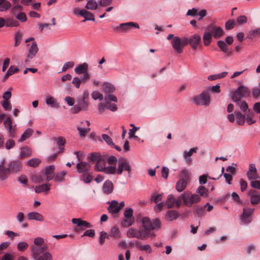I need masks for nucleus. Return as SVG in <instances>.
Instances as JSON below:
<instances>
[{
	"label": "nucleus",
	"mask_w": 260,
	"mask_h": 260,
	"mask_svg": "<svg viewBox=\"0 0 260 260\" xmlns=\"http://www.w3.org/2000/svg\"><path fill=\"white\" fill-rule=\"evenodd\" d=\"M48 246L41 237L34 239V244L30 246L31 257L36 260H52L51 254L47 251Z\"/></svg>",
	"instance_id": "nucleus-1"
},
{
	"label": "nucleus",
	"mask_w": 260,
	"mask_h": 260,
	"mask_svg": "<svg viewBox=\"0 0 260 260\" xmlns=\"http://www.w3.org/2000/svg\"><path fill=\"white\" fill-rule=\"evenodd\" d=\"M4 161H3L0 165V180L1 181L7 179L9 174L20 171L22 167V162L19 160L10 162L7 168L4 167Z\"/></svg>",
	"instance_id": "nucleus-2"
},
{
	"label": "nucleus",
	"mask_w": 260,
	"mask_h": 260,
	"mask_svg": "<svg viewBox=\"0 0 260 260\" xmlns=\"http://www.w3.org/2000/svg\"><path fill=\"white\" fill-rule=\"evenodd\" d=\"M142 223L143 227L140 228L141 230L145 232L146 234L147 238L151 237L153 238L155 237L154 233H151V231L153 230L158 229L160 225V221L159 219L155 218L152 222L149 218L147 217H144L142 219Z\"/></svg>",
	"instance_id": "nucleus-3"
},
{
	"label": "nucleus",
	"mask_w": 260,
	"mask_h": 260,
	"mask_svg": "<svg viewBox=\"0 0 260 260\" xmlns=\"http://www.w3.org/2000/svg\"><path fill=\"white\" fill-rule=\"evenodd\" d=\"M183 204L187 207H190L193 204H197L201 201V198L197 194H192L189 191L184 192L180 196Z\"/></svg>",
	"instance_id": "nucleus-4"
},
{
	"label": "nucleus",
	"mask_w": 260,
	"mask_h": 260,
	"mask_svg": "<svg viewBox=\"0 0 260 260\" xmlns=\"http://www.w3.org/2000/svg\"><path fill=\"white\" fill-rule=\"evenodd\" d=\"M194 104L200 106H209L211 102V99L208 91H203L201 94L194 96L192 98Z\"/></svg>",
	"instance_id": "nucleus-5"
},
{
	"label": "nucleus",
	"mask_w": 260,
	"mask_h": 260,
	"mask_svg": "<svg viewBox=\"0 0 260 260\" xmlns=\"http://www.w3.org/2000/svg\"><path fill=\"white\" fill-rule=\"evenodd\" d=\"M171 44L177 53H181L183 48L187 45V38L183 37L181 39L179 37H175L172 40Z\"/></svg>",
	"instance_id": "nucleus-6"
},
{
	"label": "nucleus",
	"mask_w": 260,
	"mask_h": 260,
	"mask_svg": "<svg viewBox=\"0 0 260 260\" xmlns=\"http://www.w3.org/2000/svg\"><path fill=\"white\" fill-rule=\"evenodd\" d=\"M188 179L189 176L187 170H182L179 175V179L176 183V189L179 192L183 191L187 186Z\"/></svg>",
	"instance_id": "nucleus-7"
},
{
	"label": "nucleus",
	"mask_w": 260,
	"mask_h": 260,
	"mask_svg": "<svg viewBox=\"0 0 260 260\" xmlns=\"http://www.w3.org/2000/svg\"><path fill=\"white\" fill-rule=\"evenodd\" d=\"M132 170V166L127 158L120 157L118 159L116 172L117 175H121L123 171H127L128 174L130 175Z\"/></svg>",
	"instance_id": "nucleus-8"
},
{
	"label": "nucleus",
	"mask_w": 260,
	"mask_h": 260,
	"mask_svg": "<svg viewBox=\"0 0 260 260\" xmlns=\"http://www.w3.org/2000/svg\"><path fill=\"white\" fill-rule=\"evenodd\" d=\"M253 208H244L243 209V213L241 216V222L244 224H249L252 221L251 215L254 212Z\"/></svg>",
	"instance_id": "nucleus-9"
},
{
	"label": "nucleus",
	"mask_w": 260,
	"mask_h": 260,
	"mask_svg": "<svg viewBox=\"0 0 260 260\" xmlns=\"http://www.w3.org/2000/svg\"><path fill=\"white\" fill-rule=\"evenodd\" d=\"M127 236L129 238H136L139 239L147 238L145 232L143 231L140 229L138 230L133 228L129 229L127 231Z\"/></svg>",
	"instance_id": "nucleus-10"
},
{
	"label": "nucleus",
	"mask_w": 260,
	"mask_h": 260,
	"mask_svg": "<svg viewBox=\"0 0 260 260\" xmlns=\"http://www.w3.org/2000/svg\"><path fill=\"white\" fill-rule=\"evenodd\" d=\"M165 204V206L168 209L172 208L175 204L177 207L179 208L180 207L181 204V198H180L179 196L177 199H176L173 194H169L167 197V199L166 201Z\"/></svg>",
	"instance_id": "nucleus-11"
},
{
	"label": "nucleus",
	"mask_w": 260,
	"mask_h": 260,
	"mask_svg": "<svg viewBox=\"0 0 260 260\" xmlns=\"http://www.w3.org/2000/svg\"><path fill=\"white\" fill-rule=\"evenodd\" d=\"M207 30L211 32L215 39H218L224 35V31L221 27H216L212 24L208 26Z\"/></svg>",
	"instance_id": "nucleus-12"
},
{
	"label": "nucleus",
	"mask_w": 260,
	"mask_h": 260,
	"mask_svg": "<svg viewBox=\"0 0 260 260\" xmlns=\"http://www.w3.org/2000/svg\"><path fill=\"white\" fill-rule=\"evenodd\" d=\"M201 42V38L198 34H194L187 38V44H189L194 50H197L198 46L200 44Z\"/></svg>",
	"instance_id": "nucleus-13"
},
{
	"label": "nucleus",
	"mask_w": 260,
	"mask_h": 260,
	"mask_svg": "<svg viewBox=\"0 0 260 260\" xmlns=\"http://www.w3.org/2000/svg\"><path fill=\"white\" fill-rule=\"evenodd\" d=\"M133 210L132 208H127L124 212V216L126 219H124V223L125 226H131L134 221V218L133 217Z\"/></svg>",
	"instance_id": "nucleus-14"
},
{
	"label": "nucleus",
	"mask_w": 260,
	"mask_h": 260,
	"mask_svg": "<svg viewBox=\"0 0 260 260\" xmlns=\"http://www.w3.org/2000/svg\"><path fill=\"white\" fill-rule=\"evenodd\" d=\"M54 170L55 166L54 165H50L46 167L43 175L44 176H46V180L47 181H49L54 178L55 176Z\"/></svg>",
	"instance_id": "nucleus-15"
},
{
	"label": "nucleus",
	"mask_w": 260,
	"mask_h": 260,
	"mask_svg": "<svg viewBox=\"0 0 260 260\" xmlns=\"http://www.w3.org/2000/svg\"><path fill=\"white\" fill-rule=\"evenodd\" d=\"M246 175L249 180L256 179L259 178L257 173V170L254 164H251L249 165Z\"/></svg>",
	"instance_id": "nucleus-16"
},
{
	"label": "nucleus",
	"mask_w": 260,
	"mask_h": 260,
	"mask_svg": "<svg viewBox=\"0 0 260 260\" xmlns=\"http://www.w3.org/2000/svg\"><path fill=\"white\" fill-rule=\"evenodd\" d=\"M250 197V202L253 205L258 204L260 202V194L255 190L251 189L248 192Z\"/></svg>",
	"instance_id": "nucleus-17"
},
{
	"label": "nucleus",
	"mask_w": 260,
	"mask_h": 260,
	"mask_svg": "<svg viewBox=\"0 0 260 260\" xmlns=\"http://www.w3.org/2000/svg\"><path fill=\"white\" fill-rule=\"evenodd\" d=\"M90 165L86 161H80L76 165L77 171L79 173L88 172L90 168Z\"/></svg>",
	"instance_id": "nucleus-18"
},
{
	"label": "nucleus",
	"mask_w": 260,
	"mask_h": 260,
	"mask_svg": "<svg viewBox=\"0 0 260 260\" xmlns=\"http://www.w3.org/2000/svg\"><path fill=\"white\" fill-rule=\"evenodd\" d=\"M73 223L76 224L78 226L81 227L84 230L86 228H90L92 227V225L86 221L83 220L81 218H73L72 219Z\"/></svg>",
	"instance_id": "nucleus-19"
},
{
	"label": "nucleus",
	"mask_w": 260,
	"mask_h": 260,
	"mask_svg": "<svg viewBox=\"0 0 260 260\" xmlns=\"http://www.w3.org/2000/svg\"><path fill=\"white\" fill-rule=\"evenodd\" d=\"M114 189V185L112 182L109 180H107L103 185V190L105 194L111 193Z\"/></svg>",
	"instance_id": "nucleus-20"
},
{
	"label": "nucleus",
	"mask_w": 260,
	"mask_h": 260,
	"mask_svg": "<svg viewBox=\"0 0 260 260\" xmlns=\"http://www.w3.org/2000/svg\"><path fill=\"white\" fill-rule=\"evenodd\" d=\"M38 50L39 49L37 43L36 42H32L28 49V53L27 55L28 59H30L35 56Z\"/></svg>",
	"instance_id": "nucleus-21"
},
{
	"label": "nucleus",
	"mask_w": 260,
	"mask_h": 260,
	"mask_svg": "<svg viewBox=\"0 0 260 260\" xmlns=\"http://www.w3.org/2000/svg\"><path fill=\"white\" fill-rule=\"evenodd\" d=\"M27 218L29 220H35L39 221H43L44 219L42 214L36 212H31L28 213Z\"/></svg>",
	"instance_id": "nucleus-22"
},
{
	"label": "nucleus",
	"mask_w": 260,
	"mask_h": 260,
	"mask_svg": "<svg viewBox=\"0 0 260 260\" xmlns=\"http://www.w3.org/2000/svg\"><path fill=\"white\" fill-rule=\"evenodd\" d=\"M178 217V212L176 210H169L166 212L165 219L169 221H172Z\"/></svg>",
	"instance_id": "nucleus-23"
},
{
	"label": "nucleus",
	"mask_w": 260,
	"mask_h": 260,
	"mask_svg": "<svg viewBox=\"0 0 260 260\" xmlns=\"http://www.w3.org/2000/svg\"><path fill=\"white\" fill-rule=\"evenodd\" d=\"M32 155V151L30 148L26 146L21 148V151L19 155L20 158L23 159L28 157Z\"/></svg>",
	"instance_id": "nucleus-24"
},
{
	"label": "nucleus",
	"mask_w": 260,
	"mask_h": 260,
	"mask_svg": "<svg viewBox=\"0 0 260 260\" xmlns=\"http://www.w3.org/2000/svg\"><path fill=\"white\" fill-rule=\"evenodd\" d=\"M88 67V64L86 62H84L76 67L74 71L77 74H84L87 72Z\"/></svg>",
	"instance_id": "nucleus-25"
},
{
	"label": "nucleus",
	"mask_w": 260,
	"mask_h": 260,
	"mask_svg": "<svg viewBox=\"0 0 260 260\" xmlns=\"http://www.w3.org/2000/svg\"><path fill=\"white\" fill-rule=\"evenodd\" d=\"M106 167L105 160L101 157L98 159L94 166V169L99 172H103Z\"/></svg>",
	"instance_id": "nucleus-26"
},
{
	"label": "nucleus",
	"mask_w": 260,
	"mask_h": 260,
	"mask_svg": "<svg viewBox=\"0 0 260 260\" xmlns=\"http://www.w3.org/2000/svg\"><path fill=\"white\" fill-rule=\"evenodd\" d=\"M108 210L110 213L113 214L117 213L120 210V208L118 207V202L114 200L112 201L111 204L108 207Z\"/></svg>",
	"instance_id": "nucleus-27"
},
{
	"label": "nucleus",
	"mask_w": 260,
	"mask_h": 260,
	"mask_svg": "<svg viewBox=\"0 0 260 260\" xmlns=\"http://www.w3.org/2000/svg\"><path fill=\"white\" fill-rule=\"evenodd\" d=\"M238 91H239L241 98L248 97L250 95V90L249 88L244 86V85L240 86L238 87Z\"/></svg>",
	"instance_id": "nucleus-28"
},
{
	"label": "nucleus",
	"mask_w": 260,
	"mask_h": 260,
	"mask_svg": "<svg viewBox=\"0 0 260 260\" xmlns=\"http://www.w3.org/2000/svg\"><path fill=\"white\" fill-rule=\"evenodd\" d=\"M130 26H134L137 28H139V25L137 23L133 22L121 23L119 25L120 29L121 31H127Z\"/></svg>",
	"instance_id": "nucleus-29"
},
{
	"label": "nucleus",
	"mask_w": 260,
	"mask_h": 260,
	"mask_svg": "<svg viewBox=\"0 0 260 260\" xmlns=\"http://www.w3.org/2000/svg\"><path fill=\"white\" fill-rule=\"evenodd\" d=\"M103 90L107 94L113 93L115 90L114 86L111 83L104 82L103 85Z\"/></svg>",
	"instance_id": "nucleus-30"
},
{
	"label": "nucleus",
	"mask_w": 260,
	"mask_h": 260,
	"mask_svg": "<svg viewBox=\"0 0 260 260\" xmlns=\"http://www.w3.org/2000/svg\"><path fill=\"white\" fill-rule=\"evenodd\" d=\"M50 189V184H43L36 186L35 190L37 193H41L43 191H48Z\"/></svg>",
	"instance_id": "nucleus-31"
},
{
	"label": "nucleus",
	"mask_w": 260,
	"mask_h": 260,
	"mask_svg": "<svg viewBox=\"0 0 260 260\" xmlns=\"http://www.w3.org/2000/svg\"><path fill=\"white\" fill-rule=\"evenodd\" d=\"M137 247L141 251H145L148 253L152 252V249L149 244L142 245L140 242H137L136 243Z\"/></svg>",
	"instance_id": "nucleus-32"
},
{
	"label": "nucleus",
	"mask_w": 260,
	"mask_h": 260,
	"mask_svg": "<svg viewBox=\"0 0 260 260\" xmlns=\"http://www.w3.org/2000/svg\"><path fill=\"white\" fill-rule=\"evenodd\" d=\"M11 7V4L7 0H0V11H7Z\"/></svg>",
	"instance_id": "nucleus-33"
},
{
	"label": "nucleus",
	"mask_w": 260,
	"mask_h": 260,
	"mask_svg": "<svg viewBox=\"0 0 260 260\" xmlns=\"http://www.w3.org/2000/svg\"><path fill=\"white\" fill-rule=\"evenodd\" d=\"M77 104L79 105V107L81 110H87L89 105L87 101L78 98Z\"/></svg>",
	"instance_id": "nucleus-34"
},
{
	"label": "nucleus",
	"mask_w": 260,
	"mask_h": 260,
	"mask_svg": "<svg viewBox=\"0 0 260 260\" xmlns=\"http://www.w3.org/2000/svg\"><path fill=\"white\" fill-rule=\"evenodd\" d=\"M33 130L31 128H27L21 135L19 142H22L24 141L27 138L30 137L32 134Z\"/></svg>",
	"instance_id": "nucleus-35"
},
{
	"label": "nucleus",
	"mask_w": 260,
	"mask_h": 260,
	"mask_svg": "<svg viewBox=\"0 0 260 260\" xmlns=\"http://www.w3.org/2000/svg\"><path fill=\"white\" fill-rule=\"evenodd\" d=\"M237 122L239 125H243L245 121V116L240 112H235Z\"/></svg>",
	"instance_id": "nucleus-36"
},
{
	"label": "nucleus",
	"mask_w": 260,
	"mask_h": 260,
	"mask_svg": "<svg viewBox=\"0 0 260 260\" xmlns=\"http://www.w3.org/2000/svg\"><path fill=\"white\" fill-rule=\"evenodd\" d=\"M203 39L205 46H207L209 45L212 40V34L209 30L205 32Z\"/></svg>",
	"instance_id": "nucleus-37"
},
{
	"label": "nucleus",
	"mask_w": 260,
	"mask_h": 260,
	"mask_svg": "<svg viewBox=\"0 0 260 260\" xmlns=\"http://www.w3.org/2000/svg\"><path fill=\"white\" fill-rule=\"evenodd\" d=\"M23 38V34L18 31L15 34L14 36V40H15V43H14V46L17 47L21 43Z\"/></svg>",
	"instance_id": "nucleus-38"
},
{
	"label": "nucleus",
	"mask_w": 260,
	"mask_h": 260,
	"mask_svg": "<svg viewBox=\"0 0 260 260\" xmlns=\"http://www.w3.org/2000/svg\"><path fill=\"white\" fill-rule=\"evenodd\" d=\"M228 74L227 72H223L218 74L211 75L208 76V79L210 81H213L217 79H221L225 77Z\"/></svg>",
	"instance_id": "nucleus-39"
},
{
	"label": "nucleus",
	"mask_w": 260,
	"mask_h": 260,
	"mask_svg": "<svg viewBox=\"0 0 260 260\" xmlns=\"http://www.w3.org/2000/svg\"><path fill=\"white\" fill-rule=\"evenodd\" d=\"M193 211L196 216L201 217L205 212V207L204 206H196L193 209Z\"/></svg>",
	"instance_id": "nucleus-40"
},
{
	"label": "nucleus",
	"mask_w": 260,
	"mask_h": 260,
	"mask_svg": "<svg viewBox=\"0 0 260 260\" xmlns=\"http://www.w3.org/2000/svg\"><path fill=\"white\" fill-rule=\"evenodd\" d=\"M109 237L114 238V239H118L120 237V233L119 229L116 226H113L110 231Z\"/></svg>",
	"instance_id": "nucleus-41"
},
{
	"label": "nucleus",
	"mask_w": 260,
	"mask_h": 260,
	"mask_svg": "<svg viewBox=\"0 0 260 260\" xmlns=\"http://www.w3.org/2000/svg\"><path fill=\"white\" fill-rule=\"evenodd\" d=\"M259 36H260V28H255L249 31L248 33L247 38L252 40Z\"/></svg>",
	"instance_id": "nucleus-42"
},
{
	"label": "nucleus",
	"mask_w": 260,
	"mask_h": 260,
	"mask_svg": "<svg viewBox=\"0 0 260 260\" xmlns=\"http://www.w3.org/2000/svg\"><path fill=\"white\" fill-rule=\"evenodd\" d=\"M217 45L222 52L224 53H228L229 55L231 54V52H228V47L224 41H218L217 42Z\"/></svg>",
	"instance_id": "nucleus-43"
},
{
	"label": "nucleus",
	"mask_w": 260,
	"mask_h": 260,
	"mask_svg": "<svg viewBox=\"0 0 260 260\" xmlns=\"http://www.w3.org/2000/svg\"><path fill=\"white\" fill-rule=\"evenodd\" d=\"M5 25L7 27H16L19 25V22L13 19H8L5 21Z\"/></svg>",
	"instance_id": "nucleus-44"
},
{
	"label": "nucleus",
	"mask_w": 260,
	"mask_h": 260,
	"mask_svg": "<svg viewBox=\"0 0 260 260\" xmlns=\"http://www.w3.org/2000/svg\"><path fill=\"white\" fill-rule=\"evenodd\" d=\"M66 175V172L62 171L59 173L55 174L54 179L56 182H61L64 181V177Z\"/></svg>",
	"instance_id": "nucleus-45"
},
{
	"label": "nucleus",
	"mask_w": 260,
	"mask_h": 260,
	"mask_svg": "<svg viewBox=\"0 0 260 260\" xmlns=\"http://www.w3.org/2000/svg\"><path fill=\"white\" fill-rule=\"evenodd\" d=\"M41 162V160L37 158H34L28 160L26 165L29 167L35 168L37 167Z\"/></svg>",
	"instance_id": "nucleus-46"
},
{
	"label": "nucleus",
	"mask_w": 260,
	"mask_h": 260,
	"mask_svg": "<svg viewBox=\"0 0 260 260\" xmlns=\"http://www.w3.org/2000/svg\"><path fill=\"white\" fill-rule=\"evenodd\" d=\"M85 8L88 10H96L98 8L97 3L95 0H89L86 4Z\"/></svg>",
	"instance_id": "nucleus-47"
},
{
	"label": "nucleus",
	"mask_w": 260,
	"mask_h": 260,
	"mask_svg": "<svg viewBox=\"0 0 260 260\" xmlns=\"http://www.w3.org/2000/svg\"><path fill=\"white\" fill-rule=\"evenodd\" d=\"M116 166L111 165L110 166L106 167L103 172L107 174H116Z\"/></svg>",
	"instance_id": "nucleus-48"
},
{
	"label": "nucleus",
	"mask_w": 260,
	"mask_h": 260,
	"mask_svg": "<svg viewBox=\"0 0 260 260\" xmlns=\"http://www.w3.org/2000/svg\"><path fill=\"white\" fill-rule=\"evenodd\" d=\"M92 176L88 172L84 173L81 176V180L83 181L85 183H89L91 182Z\"/></svg>",
	"instance_id": "nucleus-49"
},
{
	"label": "nucleus",
	"mask_w": 260,
	"mask_h": 260,
	"mask_svg": "<svg viewBox=\"0 0 260 260\" xmlns=\"http://www.w3.org/2000/svg\"><path fill=\"white\" fill-rule=\"evenodd\" d=\"M196 192L203 197H207L208 196V189L202 185L199 186L197 189Z\"/></svg>",
	"instance_id": "nucleus-50"
},
{
	"label": "nucleus",
	"mask_w": 260,
	"mask_h": 260,
	"mask_svg": "<svg viewBox=\"0 0 260 260\" xmlns=\"http://www.w3.org/2000/svg\"><path fill=\"white\" fill-rule=\"evenodd\" d=\"M43 173L39 174L33 175L31 176V180L35 183H41L44 181V179L43 178Z\"/></svg>",
	"instance_id": "nucleus-51"
},
{
	"label": "nucleus",
	"mask_w": 260,
	"mask_h": 260,
	"mask_svg": "<svg viewBox=\"0 0 260 260\" xmlns=\"http://www.w3.org/2000/svg\"><path fill=\"white\" fill-rule=\"evenodd\" d=\"M109 238V236L107 235V233L102 231L100 233V235L99 239V243L102 245L104 244L105 239H108Z\"/></svg>",
	"instance_id": "nucleus-52"
},
{
	"label": "nucleus",
	"mask_w": 260,
	"mask_h": 260,
	"mask_svg": "<svg viewBox=\"0 0 260 260\" xmlns=\"http://www.w3.org/2000/svg\"><path fill=\"white\" fill-rule=\"evenodd\" d=\"M28 247V244L25 242H19L17 245L19 251L23 252Z\"/></svg>",
	"instance_id": "nucleus-53"
},
{
	"label": "nucleus",
	"mask_w": 260,
	"mask_h": 260,
	"mask_svg": "<svg viewBox=\"0 0 260 260\" xmlns=\"http://www.w3.org/2000/svg\"><path fill=\"white\" fill-rule=\"evenodd\" d=\"M162 194H157L155 192L151 195V201H153L155 204L158 203L162 200Z\"/></svg>",
	"instance_id": "nucleus-54"
},
{
	"label": "nucleus",
	"mask_w": 260,
	"mask_h": 260,
	"mask_svg": "<svg viewBox=\"0 0 260 260\" xmlns=\"http://www.w3.org/2000/svg\"><path fill=\"white\" fill-rule=\"evenodd\" d=\"M101 157V155L99 153H92L89 154L88 156V159L90 160L91 161H97L98 159Z\"/></svg>",
	"instance_id": "nucleus-55"
},
{
	"label": "nucleus",
	"mask_w": 260,
	"mask_h": 260,
	"mask_svg": "<svg viewBox=\"0 0 260 260\" xmlns=\"http://www.w3.org/2000/svg\"><path fill=\"white\" fill-rule=\"evenodd\" d=\"M105 107L106 109L113 112L116 111L117 110V105L115 104L111 103L109 102H105Z\"/></svg>",
	"instance_id": "nucleus-56"
},
{
	"label": "nucleus",
	"mask_w": 260,
	"mask_h": 260,
	"mask_svg": "<svg viewBox=\"0 0 260 260\" xmlns=\"http://www.w3.org/2000/svg\"><path fill=\"white\" fill-rule=\"evenodd\" d=\"M12 120L11 118L9 117H7L6 119L5 120L4 124L5 125V128L7 131H11L12 128Z\"/></svg>",
	"instance_id": "nucleus-57"
},
{
	"label": "nucleus",
	"mask_w": 260,
	"mask_h": 260,
	"mask_svg": "<svg viewBox=\"0 0 260 260\" xmlns=\"http://www.w3.org/2000/svg\"><path fill=\"white\" fill-rule=\"evenodd\" d=\"M241 98V94H240L239 91H238V89H237L233 94L232 99L234 102L237 103L239 101H240V99Z\"/></svg>",
	"instance_id": "nucleus-58"
},
{
	"label": "nucleus",
	"mask_w": 260,
	"mask_h": 260,
	"mask_svg": "<svg viewBox=\"0 0 260 260\" xmlns=\"http://www.w3.org/2000/svg\"><path fill=\"white\" fill-rule=\"evenodd\" d=\"M46 104L49 105H51L52 107H58V104H57L55 99L52 97L50 96L47 98L46 100Z\"/></svg>",
	"instance_id": "nucleus-59"
},
{
	"label": "nucleus",
	"mask_w": 260,
	"mask_h": 260,
	"mask_svg": "<svg viewBox=\"0 0 260 260\" xmlns=\"http://www.w3.org/2000/svg\"><path fill=\"white\" fill-rule=\"evenodd\" d=\"M77 129L79 131L80 136L81 137H85L86 134L88 133L90 130V128L89 127L82 128L80 127H78Z\"/></svg>",
	"instance_id": "nucleus-60"
},
{
	"label": "nucleus",
	"mask_w": 260,
	"mask_h": 260,
	"mask_svg": "<svg viewBox=\"0 0 260 260\" xmlns=\"http://www.w3.org/2000/svg\"><path fill=\"white\" fill-rule=\"evenodd\" d=\"M91 97L94 100L99 99L100 101H102L103 99V94L97 91L92 92V93H91Z\"/></svg>",
	"instance_id": "nucleus-61"
},
{
	"label": "nucleus",
	"mask_w": 260,
	"mask_h": 260,
	"mask_svg": "<svg viewBox=\"0 0 260 260\" xmlns=\"http://www.w3.org/2000/svg\"><path fill=\"white\" fill-rule=\"evenodd\" d=\"M237 104L239 106L240 109L243 112H245L248 108V105L245 101H239Z\"/></svg>",
	"instance_id": "nucleus-62"
},
{
	"label": "nucleus",
	"mask_w": 260,
	"mask_h": 260,
	"mask_svg": "<svg viewBox=\"0 0 260 260\" xmlns=\"http://www.w3.org/2000/svg\"><path fill=\"white\" fill-rule=\"evenodd\" d=\"M102 137L103 139L107 143L108 145L110 146L111 145H114V143L113 142L112 139L108 135L104 134L102 135Z\"/></svg>",
	"instance_id": "nucleus-63"
},
{
	"label": "nucleus",
	"mask_w": 260,
	"mask_h": 260,
	"mask_svg": "<svg viewBox=\"0 0 260 260\" xmlns=\"http://www.w3.org/2000/svg\"><path fill=\"white\" fill-rule=\"evenodd\" d=\"M235 25V21L234 20H229L225 24V28L230 30L234 28Z\"/></svg>",
	"instance_id": "nucleus-64"
}]
</instances>
